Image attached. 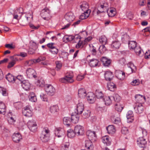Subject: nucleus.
<instances>
[{"mask_svg": "<svg viewBox=\"0 0 150 150\" xmlns=\"http://www.w3.org/2000/svg\"><path fill=\"white\" fill-rule=\"evenodd\" d=\"M113 97V99H114V100L117 102L120 101L121 99V97L117 94H115Z\"/></svg>", "mask_w": 150, "mask_h": 150, "instance_id": "4d7b16f0", "label": "nucleus"}, {"mask_svg": "<svg viewBox=\"0 0 150 150\" xmlns=\"http://www.w3.org/2000/svg\"><path fill=\"white\" fill-rule=\"evenodd\" d=\"M127 66L128 67L127 69L128 70L130 71L129 72V74L134 72L136 71L137 70L136 67L132 62H130L129 63L127 64Z\"/></svg>", "mask_w": 150, "mask_h": 150, "instance_id": "412c9836", "label": "nucleus"}, {"mask_svg": "<svg viewBox=\"0 0 150 150\" xmlns=\"http://www.w3.org/2000/svg\"><path fill=\"white\" fill-rule=\"evenodd\" d=\"M46 59V58L44 56H40L36 59H34L35 62V64L37 63L40 62L41 61H44Z\"/></svg>", "mask_w": 150, "mask_h": 150, "instance_id": "6e6d98bb", "label": "nucleus"}, {"mask_svg": "<svg viewBox=\"0 0 150 150\" xmlns=\"http://www.w3.org/2000/svg\"><path fill=\"white\" fill-rule=\"evenodd\" d=\"M120 45V43L118 41H115L112 42L111 47L115 49H117L119 48Z\"/></svg>", "mask_w": 150, "mask_h": 150, "instance_id": "a18cd8bd", "label": "nucleus"}, {"mask_svg": "<svg viewBox=\"0 0 150 150\" xmlns=\"http://www.w3.org/2000/svg\"><path fill=\"white\" fill-rule=\"evenodd\" d=\"M106 129L109 134H114L116 131L114 126L113 125H109L106 127Z\"/></svg>", "mask_w": 150, "mask_h": 150, "instance_id": "473e14b6", "label": "nucleus"}, {"mask_svg": "<svg viewBox=\"0 0 150 150\" xmlns=\"http://www.w3.org/2000/svg\"><path fill=\"white\" fill-rule=\"evenodd\" d=\"M58 107L57 105L51 106L50 108V110L52 113H54L57 111Z\"/></svg>", "mask_w": 150, "mask_h": 150, "instance_id": "864d4df0", "label": "nucleus"}, {"mask_svg": "<svg viewBox=\"0 0 150 150\" xmlns=\"http://www.w3.org/2000/svg\"><path fill=\"white\" fill-rule=\"evenodd\" d=\"M63 40L65 42L71 41L74 39V36L71 35H65L63 38Z\"/></svg>", "mask_w": 150, "mask_h": 150, "instance_id": "58836bf2", "label": "nucleus"}, {"mask_svg": "<svg viewBox=\"0 0 150 150\" xmlns=\"http://www.w3.org/2000/svg\"><path fill=\"white\" fill-rule=\"evenodd\" d=\"M27 126L30 130L35 132L37 129V125L35 121L33 120H29L27 123Z\"/></svg>", "mask_w": 150, "mask_h": 150, "instance_id": "20e7f679", "label": "nucleus"}, {"mask_svg": "<svg viewBox=\"0 0 150 150\" xmlns=\"http://www.w3.org/2000/svg\"><path fill=\"white\" fill-rule=\"evenodd\" d=\"M113 74L110 71H106L105 74V77L107 81H111L113 77Z\"/></svg>", "mask_w": 150, "mask_h": 150, "instance_id": "c756f323", "label": "nucleus"}, {"mask_svg": "<svg viewBox=\"0 0 150 150\" xmlns=\"http://www.w3.org/2000/svg\"><path fill=\"white\" fill-rule=\"evenodd\" d=\"M74 131L76 134L77 135H82L84 132L83 127L80 125L76 126L74 127Z\"/></svg>", "mask_w": 150, "mask_h": 150, "instance_id": "423d86ee", "label": "nucleus"}, {"mask_svg": "<svg viewBox=\"0 0 150 150\" xmlns=\"http://www.w3.org/2000/svg\"><path fill=\"white\" fill-rule=\"evenodd\" d=\"M56 69L58 70L61 68L62 66V63L60 62L57 61L56 62Z\"/></svg>", "mask_w": 150, "mask_h": 150, "instance_id": "0e129e2a", "label": "nucleus"}, {"mask_svg": "<svg viewBox=\"0 0 150 150\" xmlns=\"http://www.w3.org/2000/svg\"><path fill=\"white\" fill-rule=\"evenodd\" d=\"M6 78L8 82L12 83H14L16 80L14 76L9 73L6 75Z\"/></svg>", "mask_w": 150, "mask_h": 150, "instance_id": "2f4dec72", "label": "nucleus"}, {"mask_svg": "<svg viewBox=\"0 0 150 150\" xmlns=\"http://www.w3.org/2000/svg\"><path fill=\"white\" fill-rule=\"evenodd\" d=\"M12 138L14 142L18 143L22 139V137L19 133H14L12 135Z\"/></svg>", "mask_w": 150, "mask_h": 150, "instance_id": "6ab92c4d", "label": "nucleus"}, {"mask_svg": "<svg viewBox=\"0 0 150 150\" xmlns=\"http://www.w3.org/2000/svg\"><path fill=\"white\" fill-rule=\"evenodd\" d=\"M30 101L33 102H35L37 101V98L35 94L33 92L30 93L29 96Z\"/></svg>", "mask_w": 150, "mask_h": 150, "instance_id": "c9c22d12", "label": "nucleus"}, {"mask_svg": "<svg viewBox=\"0 0 150 150\" xmlns=\"http://www.w3.org/2000/svg\"><path fill=\"white\" fill-rule=\"evenodd\" d=\"M78 114L76 115H71V120L72 122L75 124L77 123L79 119V116Z\"/></svg>", "mask_w": 150, "mask_h": 150, "instance_id": "72a5a7b5", "label": "nucleus"}, {"mask_svg": "<svg viewBox=\"0 0 150 150\" xmlns=\"http://www.w3.org/2000/svg\"><path fill=\"white\" fill-rule=\"evenodd\" d=\"M134 114L132 111H129L126 114V117L127 119V122H132L134 120Z\"/></svg>", "mask_w": 150, "mask_h": 150, "instance_id": "aec40b11", "label": "nucleus"}, {"mask_svg": "<svg viewBox=\"0 0 150 150\" xmlns=\"http://www.w3.org/2000/svg\"><path fill=\"white\" fill-rule=\"evenodd\" d=\"M45 89L47 94L50 96L54 95L56 92L55 88L51 85L46 86L45 87Z\"/></svg>", "mask_w": 150, "mask_h": 150, "instance_id": "7ed1b4c3", "label": "nucleus"}, {"mask_svg": "<svg viewBox=\"0 0 150 150\" xmlns=\"http://www.w3.org/2000/svg\"><path fill=\"white\" fill-rule=\"evenodd\" d=\"M85 147L88 150H93L94 146L91 140H86L85 142Z\"/></svg>", "mask_w": 150, "mask_h": 150, "instance_id": "b1692460", "label": "nucleus"}, {"mask_svg": "<svg viewBox=\"0 0 150 150\" xmlns=\"http://www.w3.org/2000/svg\"><path fill=\"white\" fill-rule=\"evenodd\" d=\"M107 88L110 91H113L116 87L114 83L110 82L107 84Z\"/></svg>", "mask_w": 150, "mask_h": 150, "instance_id": "37998d69", "label": "nucleus"}, {"mask_svg": "<svg viewBox=\"0 0 150 150\" xmlns=\"http://www.w3.org/2000/svg\"><path fill=\"white\" fill-rule=\"evenodd\" d=\"M64 133V129L61 128H56L55 130V135L58 137H60L63 136Z\"/></svg>", "mask_w": 150, "mask_h": 150, "instance_id": "f3484780", "label": "nucleus"}, {"mask_svg": "<svg viewBox=\"0 0 150 150\" xmlns=\"http://www.w3.org/2000/svg\"><path fill=\"white\" fill-rule=\"evenodd\" d=\"M73 74L72 72H69L67 73L65 76L69 80V82L70 83H72L74 81L73 78Z\"/></svg>", "mask_w": 150, "mask_h": 150, "instance_id": "f704fd0d", "label": "nucleus"}, {"mask_svg": "<svg viewBox=\"0 0 150 150\" xmlns=\"http://www.w3.org/2000/svg\"><path fill=\"white\" fill-rule=\"evenodd\" d=\"M6 111V106L5 104L2 102H0V113L4 114Z\"/></svg>", "mask_w": 150, "mask_h": 150, "instance_id": "ea45409f", "label": "nucleus"}, {"mask_svg": "<svg viewBox=\"0 0 150 150\" xmlns=\"http://www.w3.org/2000/svg\"><path fill=\"white\" fill-rule=\"evenodd\" d=\"M11 61L8 63L7 66L8 68H11L15 64L16 61L18 60V58L15 56H11L10 57Z\"/></svg>", "mask_w": 150, "mask_h": 150, "instance_id": "a211bd4d", "label": "nucleus"}, {"mask_svg": "<svg viewBox=\"0 0 150 150\" xmlns=\"http://www.w3.org/2000/svg\"><path fill=\"white\" fill-rule=\"evenodd\" d=\"M108 6V5L107 2H105L103 4H101L98 7V9L97 11V14L104 12V10L107 9V8Z\"/></svg>", "mask_w": 150, "mask_h": 150, "instance_id": "9b49d317", "label": "nucleus"}, {"mask_svg": "<svg viewBox=\"0 0 150 150\" xmlns=\"http://www.w3.org/2000/svg\"><path fill=\"white\" fill-rule=\"evenodd\" d=\"M116 75L117 78L120 79H123L125 77V74L124 72L122 71H119L116 73Z\"/></svg>", "mask_w": 150, "mask_h": 150, "instance_id": "79ce46f5", "label": "nucleus"}, {"mask_svg": "<svg viewBox=\"0 0 150 150\" xmlns=\"http://www.w3.org/2000/svg\"><path fill=\"white\" fill-rule=\"evenodd\" d=\"M83 12L84 13H82L80 17V18L82 20L85 19L89 16L91 12V11H88V12Z\"/></svg>", "mask_w": 150, "mask_h": 150, "instance_id": "e433bc0d", "label": "nucleus"}, {"mask_svg": "<svg viewBox=\"0 0 150 150\" xmlns=\"http://www.w3.org/2000/svg\"><path fill=\"white\" fill-rule=\"evenodd\" d=\"M36 85L40 87H42L45 85V82L42 79H40L38 80L36 82Z\"/></svg>", "mask_w": 150, "mask_h": 150, "instance_id": "09e8293b", "label": "nucleus"}, {"mask_svg": "<svg viewBox=\"0 0 150 150\" xmlns=\"http://www.w3.org/2000/svg\"><path fill=\"white\" fill-rule=\"evenodd\" d=\"M40 15L41 17L46 20L48 21L51 18L50 10L47 8H45L42 10Z\"/></svg>", "mask_w": 150, "mask_h": 150, "instance_id": "f257e3e1", "label": "nucleus"}, {"mask_svg": "<svg viewBox=\"0 0 150 150\" xmlns=\"http://www.w3.org/2000/svg\"><path fill=\"white\" fill-rule=\"evenodd\" d=\"M64 18L66 21L71 23L74 20L75 16L72 12H69L65 14Z\"/></svg>", "mask_w": 150, "mask_h": 150, "instance_id": "1a4fd4ad", "label": "nucleus"}, {"mask_svg": "<svg viewBox=\"0 0 150 150\" xmlns=\"http://www.w3.org/2000/svg\"><path fill=\"white\" fill-rule=\"evenodd\" d=\"M119 114H115L111 117V120L114 123L117 124L120 122V120L119 116Z\"/></svg>", "mask_w": 150, "mask_h": 150, "instance_id": "4be33fe9", "label": "nucleus"}, {"mask_svg": "<svg viewBox=\"0 0 150 150\" xmlns=\"http://www.w3.org/2000/svg\"><path fill=\"white\" fill-rule=\"evenodd\" d=\"M99 61L97 59H93L89 60L88 62L89 65L92 67H99Z\"/></svg>", "mask_w": 150, "mask_h": 150, "instance_id": "dca6fc26", "label": "nucleus"}, {"mask_svg": "<svg viewBox=\"0 0 150 150\" xmlns=\"http://www.w3.org/2000/svg\"><path fill=\"white\" fill-rule=\"evenodd\" d=\"M101 61L103 65L105 67H108L111 63L110 59L105 57H103L101 59Z\"/></svg>", "mask_w": 150, "mask_h": 150, "instance_id": "5701e85b", "label": "nucleus"}, {"mask_svg": "<svg viewBox=\"0 0 150 150\" xmlns=\"http://www.w3.org/2000/svg\"><path fill=\"white\" fill-rule=\"evenodd\" d=\"M21 86L25 90H28L30 88V85L28 81L24 80L22 81Z\"/></svg>", "mask_w": 150, "mask_h": 150, "instance_id": "7c9ffc66", "label": "nucleus"}, {"mask_svg": "<svg viewBox=\"0 0 150 150\" xmlns=\"http://www.w3.org/2000/svg\"><path fill=\"white\" fill-rule=\"evenodd\" d=\"M76 134L74 131V132L73 129H68L67 132V135L68 137L70 138H73L75 136Z\"/></svg>", "mask_w": 150, "mask_h": 150, "instance_id": "a19ab883", "label": "nucleus"}, {"mask_svg": "<svg viewBox=\"0 0 150 150\" xmlns=\"http://www.w3.org/2000/svg\"><path fill=\"white\" fill-rule=\"evenodd\" d=\"M50 131L47 129H44L40 135V139L43 142H46L48 140Z\"/></svg>", "mask_w": 150, "mask_h": 150, "instance_id": "f03ea898", "label": "nucleus"}, {"mask_svg": "<svg viewBox=\"0 0 150 150\" xmlns=\"http://www.w3.org/2000/svg\"><path fill=\"white\" fill-rule=\"evenodd\" d=\"M137 144L141 147H144L146 144V139L144 137H140L137 140Z\"/></svg>", "mask_w": 150, "mask_h": 150, "instance_id": "2eb2a0df", "label": "nucleus"}, {"mask_svg": "<svg viewBox=\"0 0 150 150\" xmlns=\"http://www.w3.org/2000/svg\"><path fill=\"white\" fill-rule=\"evenodd\" d=\"M139 83L140 81L139 79L133 80L131 83V84L133 86H138Z\"/></svg>", "mask_w": 150, "mask_h": 150, "instance_id": "bf43d9fd", "label": "nucleus"}, {"mask_svg": "<svg viewBox=\"0 0 150 150\" xmlns=\"http://www.w3.org/2000/svg\"><path fill=\"white\" fill-rule=\"evenodd\" d=\"M49 51L54 54H57L58 52V50L56 47L52 49H49Z\"/></svg>", "mask_w": 150, "mask_h": 150, "instance_id": "052dcab7", "label": "nucleus"}, {"mask_svg": "<svg viewBox=\"0 0 150 150\" xmlns=\"http://www.w3.org/2000/svg\"><path fill=\"white\" fill-rule=\"evenodd\" d=\"M86 98L88 102L90 103H94L95 100V96L92 92H90L87 93Z\"/></svg>", "mask_w": 150, "mask_h": 150, "instance_id": "ddd939ff", "label": "nucleus"}, {"mask_svg": "<svg viewBox=\"0 0 150 150\" xmlns=\"http://www.w3.org/2000/svg\"><path fill=\"white\" fill-rule=\"evenodd\" d=\"M113 97L112 96H106L104 97L103 99L105 104L107 105H110L112 103Z\"/></svg>", "mask_w": 150, "mask_h": 150, "instance_id": "cd10ccee", "label": "nucleus"}, {"mask_svg": "<svg viewBox=\"0 0 150 150\" xmlns=\"http://www.w3.org/2000/svg\"><path fill=\"white\" fill-rule=\"evenodd\" d=\"M107 13L109 17H112L116 14V10L114 8H110L107 10Z\"/></svg>", "mask_w": 150, "mask_h": 150, "instance_id": "393cba45", "label": "nucleus"}, {"mask_svg": "<svg viewBox=\"0 0 150 150\" xmlns=\"http://www.w3.org/2000/svg\"><path fill=\"white\" fill-rule=\"evenodd\" d=\"M137 42L136 41H130L128 43L129 47L131 50H134L137 47Z\"/></svg>", "mask_w": 150, "mask_h": 150, "instance_id": "4c0bfd02", "label": "nucleus"}, {"mask_svg": "<svg viewBox=\"0 0 150 150\" xmlns=\"http://www.w3.org/2000/svg\"><path fill=\"white\" fill-rule=\"evenodd\" d=\"M16 120V119L13 117H11L8 118V121L9 123L11 125L13 124L15 122Z\"/></svg>", "mask_w": 150, "mask_h": 150, "instance_id": "e2e57ef3", "label": "nucleus"}, {"mask_svg": "<svg viewBox=\"0 0 150 150\" xmlns=\"http://www.w3.org/2000/svg\"><path fill=\"white\" fill-rule=\"evenodd\" d=\"M95 94L96 97L98 98H101L103 96V94L102 91L99 90H96L95 92Z\"/></svg>", "mask_w": 150, "mask_h": 150, "instance_id": "8fccbe9b", "label": "nucleus"}, {"mask_svg": "<svg viewBox=\"0 0 150 150\" xmlns=\"http://www.w3.org/2000/svg\"><path fill=\"white\" fill-rule=\"evenodd\" d=\"M86 92L84 88H80L78 90V96L80 98H83L86 96H87Z\"/></svg>", "mask_w": 150, "mask_h": 150, "instance_id": "a878e982", "label": "nucleus"}, {"mask_svg": "<svg viewBox=\"0 0 150 150\" xmlns=\"http://www.w3.org/2000/svg\"><path fill=\"white\" fill-rule=\"evenodd\" d=\"M121 132L123 134H126L128 133V130L126 127H123L122 129Z\"/></svg>", "mask_w": 150, "mask_h": 150, "instance_id": "774afa93", "label": "nucleus"}, {"mask_svg": "<svg viewBox=\"0 0 150 150\" xmlns=\"http://www.w3.org/2000/svg\"><path fill=\"white\" fill-rule=\"evenodd\" d=\"M86 135L89 140L93 142L96 140V135L95 132L88 130L86 132Z\"/></svg>", "mask_w": 150, "mask_h": 150, "instance_id": "0eeeda50", "label": "nucleus"}, {"mask_svg": "<svg viewBox=\"0 0 150 150\" xmlns=\"http://www.w3.org/2000/svg\"><path fill=\"white\" fill-rule=\"evenodd\" d=\"M59 81L63 83H69V80L65 76L64 78H62L59 79Z\"/></svg>", "mask_w": 150, "mask_h": 150, "instance_id": "69168bd1", "label": "nucleus"}, {"mask_svg": "<svg viewBox=\"0 0 150 150\" xmlns=\"http://www.w3.org/2000/svg\"><path fill=\"white\" fill-rule=\"evenodd\" d=\"M40 97L42 100L44 101H47L48 100L47 96V95L43 93H41Z\"/></svg>", "mask_w": 150, "mask_h": 150, "instance_id": "13d9d810", "label": "nucleus"}, {"mask_svg": "<svg viewBox=\"0 0 150 150\" xmlns=\"http://www.w3.org/2000/svg\"><path fill=\"white\" fill-rule=\"evenodd\" d=\"M123 106L120 103H117L115 105V108L118 112H121L123 108Z\"/></svg>", "mask_w": 150, "mask_h": 150, "instance_id": "de8ad7c7", "label": "nucleus"}, {"mask_svg": "<svg viewBox=\"0 0 150 150\" xmlns=\"http://www.w3.org/2000/svg\"><path fill=\"white\" fill-rule=\"evenodd\" d=\"M134 50L137 55H139L141 52V48L139 46H137Z\"/></svg>", "mask_w": 150, "mask_h": 150, "instance_id": "5fc2aeb1", "label": "nucleus"}, {"mask_svg": "<svg viewBox=\"0 0 150 150\" xmlns=\"http://www.w3.org/2000/svg\"><path fill=\"white\" fill-rule=\"evenodd\" d=\"M80 7L83 11L88 12V11H90L88 9V5L86 2H82L80 5Z\"/></svg>", "mask_w": 150, "mask_h": 150, "instance_id": "bb28decb", "label": "nucleus"}, {"mask_svg": "<svg viewBox=\"0 0 150 150\" xmlns=\"http://www.w3.org/2000/svg\"><path fill=\"white\" fill-rule=\"evenodd\" d=\"M83 46L82 41L80 40L79 41L78 43L76 45V48H79L80 47H82Z\"/></svg>", "mask_w": 150, "mask_h": 150, "instance_id": "338daca9", "label": "nucleus"}, {"mask_svg": "<svg viewBox=\"0 0 150 150\" xmlns=\"http://www.w3.org/2000/svg\"><path fill=\"white\" fill-rule=\"evenodd\" d=\"M99 40L100 43L105 45L107 42V39L105 36L103 35L100 37Z\"/></svg>", "mask_w": 150, "mask_h": 150, "instance_id": "c03bdc74", "label": "nucleus"}, {"mask_svg": "<svg viewBox=\"0 0 150 150\" xmlns=\"http://www.w3.org/2000/svg\"><path fill=\"white\" fill-rule=\"evenodd\" d=\"M26 74L27 77L29 78H32L33 77H36V72L33 69L29 68L27 69L26 71Z\"/></svg>", "mask_w": 150, "mask_h": 150, "instance_id": "f8f14e48", "label": "nucleus"}, {"mask_svg": "<svg viewBox=\"0 0 150 150\" xmlns=\"http://www.w3.org/2000/svg\"><path fill=\"white\" fill-rule=\"evenodd\" d=\"M35 63L34 59L26 61L25 62V65L26 66H30Z\"/></svg>", "mask_w": 150, "mask_h": 150, "instance_id": "603ef678", "label": "nucleus"}, {"mask_svg": "<svg viewBox=\"0 0 150 150\" xmlns=\"http://www.w3.org/2000/svg\"><path fill=\"white\" fill-rule=\"evenodd\" d=\"M134 108L136 113H142L144 110L143 105L140 103H136Z\"/></svg>", "mask_w": 150, "mask_h": 150, "instance_id": "6e6552de", "label": "nucleus"}, {"mask_svg": "<svg viewBox=\"0 0 150 150\" xmlns=\"http://www.w3.org/2000/svg\"><path fill=\"white\" fill-rule=\"evenodd\" d=\"M136 103H144L146 100V97L140 94H137L135 96Z\"/></svg>", "mask_w": 150, "mask_h": 150, "instance_id": "4468645a", "label": "nucleus"}, {"mask_svg": "<svg viewBox=\"0 0 150 150\" xmlns=\"http://www.w3.org/2000/svg\"><path fill=\"white\" fill-rule=\"evenodd\" d=\"M30 107L29 106H26L23 109V114L25 116L30 117L32 116L33 113L30 109Z\"/></svg>", "mask_w": 150, "mask_h": 150, "instance_id": "39448f33", "label": "nucleus"}, {"mask_svg": "<svg viewBox=\"0 0 150 150\" xmlns=\"http://www.w3.org/2000/svg\"><path fill=\"white\" fill-rule=\"evenodd\" d=\"M33 18V16L31 15V13H28L25 16V20L24 21V23H26L28 22V20L29 18Z\"/></svg>", "mask_w": 150, "mask_h": 150, "instance_id": "680f3d73", "label": "nucleus"}, {"mask_svg": "<svg viewBox=\"0 0 150 150\" xmlns=\"http://www.w3.org/2000/svg\"><path fill=\"white\" fill-rule=\"evenodd\" d=\"M70 122L71 120L69 117H65L63 119V122L65 125L68 126L70 125Z\"/></svg>", "mask_w": 150, "mask_h": 150, "instance_id": "49530a36", "label": "nucleus"}, {"mask_svg": "<svg viewBox=\"0 0 150 150\" xmlns=\"http://www.w3.org/2000/svg\"><path fill=\"white\" fill-rule=\"evenodd\" d=\"M90 112L89 110H85L82 115V117L85 119L88 118L90 116Z\"/></svg>", "mask_w": 150, "mask_h": 150, "instance_id": "3c124183", "label": "nucleus"}, {"mask_svg": "<svg viewBox=\"0 0 150 150\" xmlns=\"http://www.w3.org/2000/svg\"><path fill=\"white\" fill-rule=\"evenodd\" d=\"M84 109L83 103L81 101L79 100V103L77 104L76 107V112H75L76 114H81Z\"/></svg>", "mask_w": 150, "mask_h": 150, "instance_id": "9d476101", "label": "nucleus"}, {"mask_svg": "<svg viewBox=\"0 0 150 150\" xmlns=\"http://www.w3.org/2000/svg\"><path fill=\"white\" fill-rule=\"evenodd\" d=\"M103 143L106 144L107 146L110 145L111 144L110 138L107 136L103 137L101 139Z\"/></svg>", "mask_w": 150, "mask_h": 150, "instance_id": "c85d7f7f", "label": "nucleus"}]
</instances>
